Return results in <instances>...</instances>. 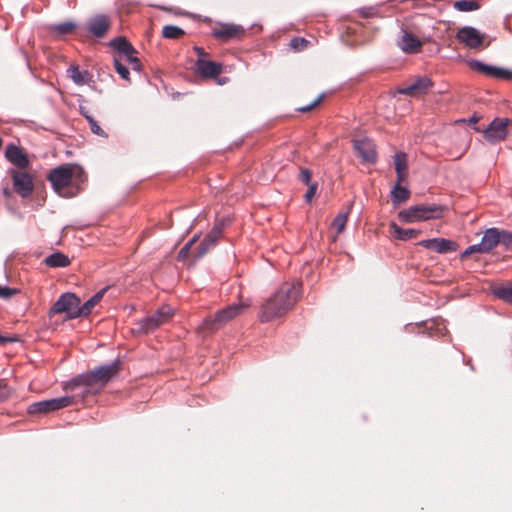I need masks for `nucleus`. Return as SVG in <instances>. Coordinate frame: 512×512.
Here are the masks:
<instances>
[{
    "instance_id": "f257e3e1",
    "label": "nucleus",
    "mask_w": 512,
    "mask_h": 512,
    "mask_svg": "<svg viewBox=\"0 0 512 512\" xmlns=\"http://www.w3.org/2000/svg\"><path fill=\"white\" fill-rule=\"evenodd\" d=\"M119 361L100 366L92 371L79 374L64 384L65 391H78L72 396H64L35 402L28 407L29 414H45L72 405L76 400L84 401L89 396L100 393L106 384L118 374Z\"/></svg>"
},
{
    "instance_id": "f03ea898",
    "label": "nucleus",
    "mask_w": 512,
    "mask_h": 512,
    "mask_svg": "<svg viewBox=\"0 0 512 512\" xmlns=\"http://www.w3.org/2000/svg\"><path fill=\"white\" fill-rule=\"evenodd\" d=\"M300 282H285L261 306L259 319L261 322H270L284 316L290 311L301 296Z\"/></svg>"
},
{
    "instance_id": "7ed1b4c3",
    "label": "nucleus",
    "mask_w": 512,
    "mask_h": 512,
    "mask_svg": "<svg viewBox=\"0 0 512 512\" xmlns=\"http://www.w3.org/2000/svg\"><path fill=\"white\" fill-rule=\"evenodd\" d=\"M250 306L251 301L246 299L241 300L239 303L231 304L223 309L218 310L203 320V322L197 328L198 334L202 337H207L216 333L225 327L228 323L233 321L236 317L241 315Z\"/></svg>"
},
{
    "instance_id": "20e7f679",
    "label": "nucleus",
    "mask_w": 512,
    "mask_h": 512,
    "mask_svg": "<svg viewBox=\"0 0 512 512\" xmlns=\"http://www.w3.org/2000/svg\"><path fill=\"white\" fill-rule=\"evenodd\" d=\"M47 179L55 192L61 196H65V189L75 180L76 182H83L85 180V172L77 164L67 163L53 168Z\"/></svg>"
},
{
    "instance_id": "39448f33",
    "label": "nucleus",
    "mask_w": 512,
    "mask_h": 512,
    "mask_svg": "<svg viewBox=\"0 0 512 512\" xmlns=\"http://www.w3.org/2000/svg\"><path fill=\"white\" fill-rule=\"evenodd\" d=\"M444 207L436 204H420L410 206L398 213L400 221L405 223H414L418 221H428L439 219L443 216Z\"/></svg>"
},
{
    "instance_id": "423d86ee",
    "label": "nucleus",
    "mask_w": 512,
    "mask_h": 512,
    "mask_svg": "<svg viewBox=\"0 0 512 512\" xmlns=\"http://www.w3.org/2000/svg\"><path fill=\"white\" fill-rule=\"evenodd\" d=\"M499 228H489L484 232L479 244L469 246L461 255L464 259L473 253H488L500 244Z\"/></svg>"
},
{
    "instance_id": "0eeeda50",
    "label": "nucleus",
    "mask_w": 512,
    "mask_h": 512,
    "mask_svg": "<svg viewBox=\"0 0 512 512\" xmlns=\"http://www.w3.org/2000/svg\"><path fill=\"white\" fill-rule=\"evenodd\" d=\"M80 303V299L75 294L64 293L50 308L49 316L52 317L56 314L67 313L69 319L78 318L79 316H74V313L79 310Z\"/></svg>"
},
{
    "instance_id": "6e6552de",
    "label": "nucleus",
    "mask_w": 512,
    "mask_h": 512,
    "mask_svg": "<svg viewBox=\"0 0 512 512\" xmlns=\"http://www.w3.org/2000/svg\"><path fill=\"white\" fill-rule=\"evenodd\" d=\"M9 174L12 178L15 192L22 198L29 197L34 191L33 176L24 169H10Z\"/></svg>"
},
{
    "instance_id": "1a4fd4ad",
    "label": "nucleus",
    "mask_w": 512,
    "mask_h": 512,
    "mask_svg": "<svg viewBox=\"0 0 512 512\" xmlns=\"http://www.w3.org/2000/svg\"><path fill=\"white\" fill-rule=\"evenodd\" d=\"M173 314L174 310L170 306L163 305L155 313L139 322L140 330L144 333L154 331L159 326L169 322Z\"/></svg>"
},
{
    "instance_id": "9d476101",
    "label": "nucleus",
    "mask_w": 512,
    "mask_h": 512,
    "mask_svg": "<svg viewBox=\"0 0 512 512\" xmlns=\"http://www.w3.org/2000/svg\"><path fill=\"white\" fill-rule=\"evenodd\" d=\"M508 118H495L484 130V138L490 143L502 141L507 136Z\"/></svg>"
},
{
    "instance_id": "9b49d317",
    "label": "nucleus",
    "mask_w": 512,
    "mask_h": 512,
    "mask_svg": "<svg viewBox=\"0 0 512 512\" xmlns=\"http://www.w3.org/2000/svg\"><path fill=\"white\" fill-rule=\"evenodd\" d=\"M456 38L470 49L479 48L484 40V36L480 34L477 29L470 26L460 28L456 34Z\"/></svg>"
},
{
    "instance_id": "f8f14e48",
    "label": "nucleus",
    "mask_w": 512,
    "mask_h": 512,
    "mask_svg": "<svg viewBox=\"0 0 512 512\" xmlns=\"http://www.w3.org/2000/svg\"><path fill=\"white\" fill-rule=\"evenodd\" d=\"M353 146L363 162L374 164L377 160V153L374 143L367 138L353 140Z\"/></svg>"
},
{
    "instance_id": "ddd939ff",
    "label": "nucleus",
    "mask_w": 512,
    "mask_h": 512,
    "mask_svg": "<svg viewBox=\"0 0 512 512\" xmlns=\"http://www.w3.org/2000/svg\"><path fill=\"white\" fill-rule=\"evenodd\" d=\"M418 245L441 254L454 252L458 249V245L455 241L444 238L422 240Z\"/></svg>"
},
{
    "instance_id": "4468645a",
    "label": "nucleus",
    "mask_w": 512,
    "mask_h": 512,
    "mask_svg": "<svg viewBox=\"0 0 512 512\" xmlns=\"http://www.w3.org/2000/svg\"><path fill=\"white\" fill-rule=\"evenodd\" d=\"M433 86V83L428 77H419L411 84L399 88L398 92L400 94L409 95L412 97H417L426 94L429 89Z\"/></svg>"
},
{
    "instance_id": "2eb2a0df",
    "label": "nucleus",
    "mask_w": 512,
    "mask_h": 512,
    "mask_svg": "<svg viewBox=\"0 0 512 512\" xmlns=\"http://www.w3.org/2000/svg\"><path fill=\"white\" fill-rule=\"evenodd\" d=\"M244 35V29L236 24H222L212 29V36L221 41H229Z\"/></svg>"
},
{
    "instance_id": "dca6fc26",
    "label": "nucleus",
    "mask_w": 512,
    "mask_h": 512,
    "mask_svg": "<svg viewBox=\"0 0 512 512\" xmlns=\"http://www.w3.org/2000/svg\"><path fill=\"white\" fill-rule=\"evenodd\" d=\"M111 26L110 18L107 15L99 14L88 22L89 32L97 38H102Z\"/></svg>"
},
{
    "instance_id": "f3484780",
    "label": "nucleus",
    "mask_w": 512,
    "mask_h": 512,
    "mask_svg": "<svg viewBox=\"0 0 512 512\" xmlns=\"http://www.w3.org/2000/svg\"><path fill=\"white\" fill-rule=\"evenodd\" d=\"M398 46L405 53L415 54L420 52L423 43L411 32L403 30L402 35L398 40Z\"/></svg>"
},
{
    "instance_id": "a211bd4d",
    "label": "nucleus",
    "mask_w": 512,
    "mask_h": 512,
    "mask_svg": "<svg viewBox=\"0 0 512 512\" xmlns=\"http://www.w3.org/2000/svg\"><path fill=\"white\" fill-rule=\"evenodd\" d=\"M5 157L18 169H25L29 165L27 154L16 145L10 144L6 147Z\"/></svg>"
},
{
    "instance_id": "6ab92c4d",
    "label": "nucleus",
    "mask_w": 512,
    "mask_h": 512,
    "mask_svg": "<svg viewBox=\"0 0 512 512\" xmlns=\"http://www.w3.org/2000/svg\"><path fill=\"white\" fill-rule=\"evenodd\" d=\"M196 68L198 73L205 78H214L222 73V65L207 59H197Z\"/></svg>"
},
{
    "instance_id": "aec40b11",
    "label": "nucleus",
    "mask_w": 512,
    "mask_h": 512,
    "mask_svg": "<svg viewBox=\"0 0 512 512\" xmlns=\"http://www.w3.org/2000/svg\"><path fill=\"white\" fill-rule=\"evenodd\" d=\"M221 235H222V227L218 226V225L215 226L197 247V252H196L195 257L200 258L203 255H205L209 251V249L216 244V242L221 237Z\"/></svg>"
},
{
    "instance_id": "412c9836",
    "label": "nucleus",
    "mask_w": 512,
    "mask_h": 512,
    "mask_svg": "<svg viewBox=\"0 0 512 512\" xmlns=\"http://www.w3.org/2000/svg\"><path fill=\"white\" fill-rule=\"evenodd\" d=\"M107 290H108V287H105V288L99 290L95 295H93L83 305H79V310L74 313V316H80V317L88 316L91 313L92 309L102 300V298Z\"/></svg>"
},
{
    "instance_id": "4be33fe9",
    "label": "nucleus",
    "mask_w": 512,
    "mask_h": 512,
    "mask_svg": "<svg viewBox=\"0 0 512 512\" xmlns=\"http://www.w3.org/2000/svg\"><path fill=\"white\" fill-rule=\"evenodd\" d=\"M390 233L396 239L407 241L417 238L421 234V231L415 229H404L399 227L396 223H391Z\"/></svg>"
},
{
    "instance_id": "5701e85b",
    "label": "nucleus",
    "mask_w": 512,
    "mask_h": 512,
    "mask_svg": "<svg viewBox=\"0 0 512 512\" xmlns=\"http://www.w3.org/2000/svg\"><path fill=\"white\" fill-rule=\"evenodd\" d=\"M110 45L119 52L120 57L121 56L126 57L129 54L137 53V51L131 45V43L128 42L127 39L124 37L114 38L113 40H111Z\"/></svg>"
},
{
    "instance_id": "b1692460",
    "label": "nucleus",
    "mask_w": 512,
    "mask_h": 512,
    "mask_svg": "<svg viewBox=\"0 0 512 512\" xmlns=\"http://www.w3.org/2000/svg\"><path fill=\"white\" fill-rule=\"evenodd\" d=\"M67 73L77 85L87 84L91 79V74L86 70H80L77 65H71Z\"/></svg>"
},
{
    "instance_id": "393cba45",
    "label": "nucleus",
    "mask_w": 512,
    "mask_h": 512,
    "mask_svg": "<svg viewBox=\"0 0 512 512\" xmlns=\"http://www.w3.org/2000/svg\"><path fill=\"white\" fill-rule=\"evenodd\" d=\"M410 197V191L397 183L391 191V200L394 205L406 202Z\"/></svg>"
},
{
    "instance_id": "a878e982",
    "label": "nucleus",
    "mask_w": 512,
    "mask_h": 512,
    "mask_svg": "<svg viewBox=\"0 0 512 512\" xmlns=\"http://www.w3.org/2000/svg\"><path fill=\"white\" fill-rule=\"evenodd\" d=\"M44 262L49 267H66L70 264V259L65 254L56 252L46 257Z\"/></svg>"
},
{
    "instance_id": "bb28decb",
    "label": "nucleus",
    "mask_w": 512,
    "mask_h": 512,
    "mask_svg": "<svg viewBox=\"0 0 512 512\" xmlns=\"http://www.w3.org/2000/svg\"><path fill=\"white\" fill-rule=\"evenodd\" d=\"M454 8L461 12L475 11L480 8V4L476 0H459L454 3Z\"/></svg>"
},
{
    "instance_id": "cd10ccee",
    "label": "nucleus",
    "mask_w": 512,
    "mask_h": 512,
    "mask_svg": "<svg viewBox=\"0 0 512 512\" xmlns=\"http://www.w3.org/2000/svg\"><path fill=\"white\" fill-rule=\"evenodd\" d=\"M349 211L340 212L332 222V228L336 231V236L345 229L348 220Z\"/></svg>"
},
{
    "instance_id": "c85d7f7f",
    "label": "nucleus",
    "mask_w": 512,
    "mask_h": 512,
    "mask_svg": "<svg viewBox=\"0 0 512 512\" xmlns=\"http://www.w3.org/2000/svg\"><path fill=\"white\" fill-rule=\"evenodd\" d=\"M75 28L76 24L71 21L51 26V30L59 36L70 34L75 30Z\"/></svg>"
},
{
    "instance_id": "c756f323",
    "label": "nucleus",
    "mask_w": 512,
    "mask_h": 512,
    "mask_svg": "<svg viewBox=\"0 0 512 512\" xmlns=\"http://www.w3.org/2000/svg\"><path fill=\"white\" fill-rule=\"evenodd\" d=\"M185 32L178 26L166 25L162 29V36L167 39H179Z\"/></svg>"
},
{
    "instance_id": "7c9ffc66",
    "label": "nucleus",
    "mask_w": 512,
    "mask_h": 512,
    "mask_svg": "<svg viewBox=\"0 0 512 512\" xmlns=\"http://www.w3.org/2000/svg\"><path fill=\"white\" fill-rule=\"evenodd\" d=\"M394 165H395L396 174H400L402 172H407V168H408L407 155L402 152L395 154Z\"/></svg>"
},
{
    "instance_id": "2f4dec72",
    "label": "nucleus",
    "mask_w": 512,
    "mask_h": 512,
    "mask_svg": "<svg viewBox=\"0 0 512 512\" xmlns=\"http://www.w3.org/2000/svg\"><path fill=\"white\" fill-rule=\"evenodd\" d=\"M494 295L497 298L512 304V284L496 288L494 290Z\"/></svg>"
},
{
    "instance_id": "473e14b6",
    "label": "nucleus",
    "mask_w": 512,
    "mask_h": 512,
    "mask_svg": "<svg viewBox=\"0 0 512 512\" xmlns=\"http://www.w3.org/2000/svg\"><path fill=\"white\" fill-rule=\"evenodd\" d=\"M116 72L125 80L129 81V70L125 64L122 63V58L115 57L113 60Z\"/></svg>"
},
{
    "instance_id": "72a5a7b5",
    "label": "nucleus",
    "mask_w": 512,
    "mask_h": 512,
    "mask_svg": "<svg viewBox=\"0 0 512 512\" xmlns=\"http://www.w3.org/2000/svg\"><path fill=\"white\" fill-rule=\"evenodd\" d=\"M471 67L474 68L475 70L479 71V72L484 73L487 76H491V77L494 76V71H495V67L494 66L486 65V64L481 63L479 61H474L471 64Z\"/></svg>"
},
{
    "instance_id": "f704fd0d",
    "label": "nucleus",
    "mask_w": 512,
    "mask_h": 512,
    "mask_svg": "<svg viewBox=\"0 0 512 512\" xmlns=\"http://www.w3.org/2000/svg\"><path fill=\"white\" fill-rule=\"evenodd\" d=\"M499 236L500 244H502L507 249H512V232L499 229Z\"/></svg>"
},
{
    "instance_id": "c9c22d12",
    "label": "nucleus",
    "mask_w": 512,
    "mask_h": 512,
    "mask_svg": "<svg viewBox=\"0 0 512 512\" xmlns=\"http://www.w3.org/2000/svg\"><path fill=\"white\" fill-rule=\"evenodd\" d=\"M82 115L87 119L89 125H90V129L91 131L96 134V135H99V136H103V137H106L107 135L105 134L104 130L97 124V122L94 120L93 117L85 114L84 112H82Z\"/></svg>"
},
{
    "instance_id": "e433bc0d",
    "label": "nucleus",
    "mask_w": 512,
    "mask_h": 512,
    "mask_svg": "<svg viewBox=\"0 0 512 512\" xmlns=\"http://www.w3.org/2000/svg\"><path fill=\"white\" fill-rule=\"evenodd\" d=\"M307 45L308 41L301 37H295L290 41V46L297 51L305 49Z\"/></svg>"
},
{
    "instance_id": "4c0bfd02",
    "label": "nucleus",
    "mask_w": 512,
    "mask_h": 512,
    "mask_svg": "<svg viewBox=\"0 0 512 512\" xmlns=\"http://www.w3.org/2000/svg\"><path fill=\"white\" fill-rule=\"evenodd\" d=\"M494 78L510 80L512 79V71L495 67Z\"/></svg>"
},
{
    "instance_id": "58836bf2",
    "label": "nucleus",
    "mask_w": 512,
    "mask_h": 512,
    "mask_svg": "<svg viewBox=\"0 0 512 512\" xmlns=\"http://www.w3.org/2000/svg\"><path fill=\"white\" fill-rule=\"evenodd\" d=\"M323 97L324 95H319L317 97V99H315L311 104L309 105H306V106H302V107H299L297 108V110L299 112H303V113H306V112H310L311 110H313L314 108H316L320 103L321 101L323 100Z\"/></svg>"
},
{
    "instance_id": "ea45409f",
    "label": "nucleus",
    "mask_w": 512,
    "mask_h": 512,
    "mask_svg": "<svg viewBox=\"0 0 512 512\" xmlns=\"http://www.w3.org/2000/svg\"><path fill=\"white\" fill-rule=\"evenodd\" d=\"M17 293H19V290L16 288L0 286V298L9 299Z\"/></svg>"
},
{
    "instance_id": "a19ab883",
    "label": "nucleus",
    "mask_w": 512,
    "mask_h": 512,
    "mask_svg": "<svg viewBox=\"0 0 512 512\" xmlns=\"http://www.w3.org/2000/svg\"><path fill=\"white\" fill-rule=\"evenodd\" d=\"M125 58H126V62L132 66L133 70L140 71L141 63H140V60L135 56V54H129Z\"/></svg>"
},
{
    "instance_id": "79ce46f5",
    "label": "nucleus",
    "mask_w": 512,
    "mask_h": 512,
    "mask_svg": "<svg viewBox=\"0 0 512 512\" xmlns=\"http://www.w3.org/2000/svg\"><path fill=\"white\" fill-rule=\"evenodd\" d=\"M10 395H11L10 388L7 386V384L3 380H1L0 381V402L8 399L10 397Z\"/></svg>"
},
{
    "instance_id": "37998d69",
    "label": "nucleus",
    "mask_w": 512,
    "mask_h": 512,
    "mask_svg": "<svg viewBox=\"0 0 512 512\" xmlns=\"http://www.w3.org/2000/svg\"><path fill=\"white\" fill-rule=\"evenodd\" d=\"M357 13L363 18H371L376 15V10L373 7H363Z\"/></svg>"
},
{
    "instance_id": "c03bdc74",
    "label": "nucleus",
    "mask_w": 512,
    "mask_h": 512,
    "mask_svg": "<svg viewBox=\"0 0 512 512\" xmlns=\"http://www.w3.org/2000/svg\"><path fill=\"white\" fill-rule=\"evenodd\" d=\"M308 186L309 187L304 195V198H305V201L309 203L312 200V198L315 196L318 186H317V183H311Z\"/></svg>"
},
{
    "instance_id": "a18cd8bd",
    "label": "nucleus",
    "mask_w": 512,
    "mask_h": 512,
    "mask_svg": "<svg viewBox=\"0 0 512 512\" xmlns=\"http://www.w3.org/2000/svg\"><path fill=\"white\" fill-rule=\"evenodd\" d=\"M299 180L306 185L311 184L310 183V180H311L310 170L307 168H301L300 173H299Z\"/></svg>"
},
{
    "instance_id": "49530a36",
    "label": "nucleus",
    "mask_w": 512,
    "mask_h": 512,
    "mask_svg": "<svg viewBox=\"0 0 512 512\" xmlns=\"http://www.w3.org/2000/svg\"><path fill=\"white\" fill-rule=\"evenodd\" d=\"M18 341V337L14 336H5L0 334V346H5L8 343H14Z\"/></svg>"
},
{
    "instance_id": "de8ad7c7",
    "label": "nucleus",
    "mask_w": 512,
    "mask_h": 512,
    "mask_svg": "<svg viewBox=\"0 0 512 512\" xmlns=\"http://www.w3.org/2000/svg\"><path fill=\"white\" fill-rule=\"evenodd\" d=\"M195 242V239L190 240L179 252L180 256H185L188 254L190 247Z\"/></svg>"
},
{
    "instance_id": "09e8293b",
    "label": "nucleus",
    "mask_w": 512,
    "mask_h": 512,
    "mask_svg": "<svg viewBox=\"0 0 512 512\" xmlns=\"http://www.w3.org/2000/svg\"><path fill=\"white\" fill-rule=\"evenodd\" d=\"M194 51L196 52L198 59H206L208 55L202 47L195 46Z\"/></svg>"
},
{
    "instance_id": "8fccbe9b",
    "label": "nucleus",
    "mask_w": 512,
    "mask_h": 512,
    "mask_svg": "<svg viewBox=\"0 0 512 512\" xmlns=\"http://www.w3.org/2000/svg\"><path fill=\"white\" fill-rule=\"evenodd\" d=\"M407 177V172H402L400 174H397V183H399L401 185V183H403L405 181Z\"/></svg>"
},
{
    "instance_id": "3c124183",
    "label": "nucleus",
    "mask_w": 512,
    "mask_h": 512,
    "mask_svg": "<svg viewBox=\"0 0 512 512\" xmlns=\"http://www.w3.org/2000/svg\"><path fill=\"white\" fill-rule=\"evenodd\" d=\"M3 193H4L6 196H9V195H10V191H9V189H8V188H5V189L3 190Z\"/></svg>"
},
{
    "instance_id": "603ef678",
    "label": "nucleus",
    "mask_w": 512,
    "mask_h": 512,
    "mask_svg": "<svg viewBox=\"0 0 512 512\" xmlns=\"http://www.w3.org/2000/svg\"><path fill=\"white\" fill-rule=\"evenodd\" d=\"M2 143H3V141H2V139L0 138V147L2 146Z\"/></svg>"
}]
</instances>
